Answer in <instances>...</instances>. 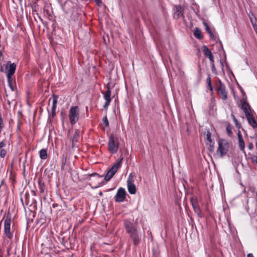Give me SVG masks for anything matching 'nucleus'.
Returning a JSON list of instances; mask_svg holds the SVG:
<instances>
[{
    "instance_id": "27",
    "label": "nucleus",
    "mask_w": 257,
    "mask_h": 257,
    "mask_svg": "<svg viewBox=\"0 0 257 257\" xmlns=\"http://www.w3.org/2000/svg\"><path fill=\"white\" fill-rule=\"evenodd\" d=\"M231 125L228 123L226 125V132H227V134L228 136H230L232 134V131H231Z\"/></svg>"
},
{
    "instance_id": "3",
    "label": "nucleus",
    "mask_w": 257,
    "mask_h": 257,
    "mask_svg": "<svg viewBox=\"0 0 257 257\" xmlns=\"http://www.w3.org/2000/svg\"><path fill=\"white\" fill-rule=\"evenodd\" d=\"M215 89L216 90L218 95L220 96L221 99L223 101L227 99V91L226 89V87L220 80L216 81Z\"/></svg>"
},
{
    "instance_id": "50",
    "label": "nucleus",
    "mask_w": 257,
    "mask_h": 257,
    "mask_svg": "<svg viewBox=\"0 0 257 257\" xmlns=\"http://www.w3.org/2000/svg\"><path fill=\"white\" fill-rule=\"evenodd\" d=\"M2 55V52L1 51H0V56H1Z\"/></svg>"
},
{
    "instance_id": "19",
    "label": "nucleus",
    "mask_w": 257,
    "mask_h": 257,
    "mask_svg": "<svg viewBox=\"0 0 257 257\" xmlns=\"http://www.w3.org/2000/svg\"><path fill=\"white\" fill-rule=\"evenodd\" d=\"M67 157L63 155L61 161V169L63 171H65L67 169V165L66 164Z\"/></svg>"
},
{
    "instance_id": "7",
    "label": "nucleus",
    "mask_w": 257,
    "mask_h": 257,
    "mask_svg": "<svg viewBox=\"0 0 257 257\" xmlns=\"http://www.w3.org/2000/svg\"><path fill=\"white\" fill-rule=\"evenodd\" d=\"M134 175L132 173L128 177L127 180V186L129 193L131 194H135L136 193V187L134 183Z\"/></svg>"
},
{
    "instance_id": "11",
    "label": "nucleus",
    "mask_w": 257,
    "mask_h": 257,
    "mask_svg": "<svg viewBox=\"0 0 257 257\" xmlns=\"http://www.w3.org/2000/svg\"><path fill=\"white\" fill-rule=\"evenodd\" d=\"M190 201L194 212L197 215L200 216L201 214V210L198 205L197 199L196 198H191Z\"/></svg>"
},
{
    "instance_id": "13",
    "label": "nucleus",
    "mask_w": 257,
    "mask_h": 257,
    "mask_svg": "<svg viewBox=\"0 0 257 257\" xmlns=\"http://www.w3.org/2000/svg\"><path fill=\"white\" fill-rule=\"evenodd\" d=\"M202 51L204 56L208 57L210 61H213V60L214 59L213 54L206 46H203L202 47Z\"/></svg>"
},
{
    "instance_id": "12",
    "label": "nucleus",
    "mask_w": 257,
    "mask_h": 257,
    "mask_svg": "<svg viewBox=\"0 0 257 257\" xmlns=\"http://www.w3.org/2000/svg\"><path fill=\"white\" fill-rule=\"evenodd\" d=\"M241 108L244 111L245 117L247 116L248 114H252L250 106L247 102L245 101L243 102L241 104Z\"/></svg>"
},
{
    "instance_id": "49",
    "label": "nucleus",
    "mask_w": 257,
    "mask_h": 257,
    "mask_svg": "<svg viewBox=\"0 0 257 257\" xmlns=\"http://www.w3.org/2000/svg\"><path fill=\"white\" fill-rule=\"evenodd\" d=\"M255 194H256V200L257 201V191H256Z\"/></svg>"
},
{
    "instance_id": "43",
    "label": "nucleus",
    "mask_w": 257,
    "mask_h": 257,
    "mask_svg": "<svg viewBox=\"0 0 257 257\" xmlns=\"http://www.w3.org/2000/svg\"><path fill=\"white\" fill-rule=\"evenodd\" d=\"M253 144L252 143L249 144L248 145V149L249 150H252L253 149Z\"/></svg>"
},
{
    "instance_id": "28",
    "label": "nucleus",
    "mask_w": 257,
    "mask_h": 257,
    "mask_svg": "<svg viewBox=\"0 0 257 257\" xmlns=\"http://www.w3.org/2000/svg\"><path fill=\"white\" fill-rule=\"evenodd\" d=\"M208 147V150L210 152H213L214 150V142L209 143Z\"/></svg>"
},
{
    "instance_id": "31",
    "label": "nucleus",
    "mask_w": 257,
    "mask_h": 257,
    "mask_svg": "<svg viewBox=\"0 0 257 257\" xmlns=\"http://www.w3.org/2000/svg\"><path fill=\"white\" fill-rule=\"evenodd\" d=\"M206 140L209 143L212 142V140L211 138V133L209 131H207L206 133Z\"/></svg>"
},
{
    "instance_id": "22",
    "label": "nucleus",
    "mask_w": 257,
    "mask_h": 257,
    "mask_svg": "<svg viewBox=\"0 0 257 257\" xmlns=\"http://www.w3.org/2000/svg\"><path fill=\"white\" fill-rule=\"evenodd\" d=\"M8 79V85L12 91L15 90V86L13 85L12 77H7Z\"/></svg>"
},
{
    "instance_id": "9",
    "label": "nucleus",
    "mask_w": 257,
    "mask_h": 257,
    "mask_svg": "<svg viewBox=\"0 0 257 257\" xmlns=\"http://www.w3.org/2000/svg\"><path fill=\"white\" fill-rule=\"evenodd\" d=\"M126 192L124 188L120 187L115 196V200L117 202H123L125 198Z\"/></svg>"
},
{
    "instance_id": "38",
    "label": "nucleus",
    "mask_w": 257,
    "mask_h": 257,
    "mask_svg": "<svg viewBox=\"0 0 257 257\" xmlns=\"http://www.w3.org/2000/svg\"><path fill=\"white\" fill-rule=\"evenodd\" d=\"M89 176L90 177H92V176H97L98 178H102L103 176H100L98 174L96 173H92L90 175H89Z\"/></svg>"
},
{
    "instance_id": "47",
    "label": "nucleus",
    "mask_w": 257,
    "mask_h": 257,
    "mask_svg": "<svg viewBox=\"0 0 257 257\" xmlns=\"http://www.w3.org/2000/svg\"><path fill=\"white\" fill-rule=\"evenodd\" d=\"M107 90H110V86L109 85V84H107Z\"/></svg>"
},
{
    "instance_id": "1",
    "label": "nucleus",
    "mask_w": 257,
    "mask_h": 257,
    "mask_svg": "<svg viewBox=\"0 0 257 257\" xmlns=\"http://www.w3.org/2000/svg\"><path fill=\"white\" fill-rule=\"evenodd\" d=\"M119 141L118 137L113 134H110L108 142V151L112 154H115L119 148Z\"/></svg>"
},
{
    "instance_id": "36",
    "label": "nucleus",
    "mask_w": 257,
    "mask_h": 257,
    "mask_svg": "<svg viewBox=\"0 0 257 257\" xmlns=\"http://www.w3.org/2000/svg\"><path fill=\"white\" fill-rule=\"evenodd\" d=\"M110 101L111 100H105V102L103 105V108L106 109L108 107V105H109Z\"/></svg>"
},
{
    "instance_id": "52",
    "label": "nucleus",
    "mask_w": 257,
    "mask_h": 257,
    "mask_svg": "<svg viewBox=\"0 0 257 257\" xmlns=\"http://www.w3.org/2000/svg\"><path fill=\"white\" fill-rule=\"evenodd\" d=\"M20 3H21L22 2V0H18Z\"/></svg>"
},
{
    "instance_id": "16",
    "label": "nucleus",
    "mask_w": 257,
    "mask_h": 257,
    "mask_svg": "<svg viewBox=\"0 0 257 257\" xmlns=\"http://www.w3.org/2000/svg\"><path fill=\"white\" fill-rule=\"evenodd\" d=\"M248 123L254 128L257 127V123L255 120V118L253 114H248L246 117Z\"/></svg>"
},
{
    "instance_id": "24",
    "label": "nucleus",
    "mask_w": 257,
    "mask_h": 257,
    "mask_svg": "<svg viewBox=\"0 0 257 257\" xmlns=\"http://www.w3.org/2000/svg\"><path fill=\"white\" fill-rule=\"evenodd\" d=\"M111 91L110 90H106L103 95V98L105 100H111Z\"/></svg>"
},
{
    "instance_id": "41",
    "label": "nucleus",
    "mask_w": 257,
    "mask_h": 257,
    "mask_svg": "<svg viewBox=\"0 0 257 257\" xmlns=\"http://www.w3.org/2000/svg\"><path fill=\"white\" fill-rule=\"evenodd\" d=\"M207 87L208 88V89H209L210 91H212V90H213V87H212V84H208V85H207Z\"/></svg>"
},
{
    "instance_id": "29",
    "label": "nucleus",
    "mask_w": 257,
    "mask_h": 257,
    "mask_svg": "<svg viewBox=\"0 0 257 257\" xmlns=\"http://www.w3.org/2000/svg\"><path fill=\"white\" fill-rule=\"evenodd\" d=\"M231 117L235 124V125L238 128H239L240 126V124L239 123L238 120H237V119L235 118V116L233 114H231Z\"/></svg>"
},
{
    "instance_id": "10",
    "label": "nucleus",
    "mask_w": 257,
    "mask_h": 257,
    "mask_svg": "<svg viewBox=\"0 0 257 257\" xmlns=\"http://www.w3.org/2000/svg\"><path fill=\"white\" fill-rule=\"evenodd\" d=\"M175 12L174 13V18L176 19H179L181 16L183 17L184 9L180 5L175 6Z\"/></svg>"
},
{
    "instance_id": "6",
    "label": "nucleus",
    "mask_w": 257,
    "mask_h": 257,
    "mask_svg": "<svg viewBox=\"0 0 257 257\" xmlns=\"http://www.w3.org/2000/svg\"><path fill=\"white\" fill-rule=\"evenodd\" d=\"M122 160L123 158H121L111 168L109 169L104 177L105 181H109L112 178V177L117 172L118 168L120 167Z\"/></svg>"
},
{
    "instance_id": "5",
    "label": "nucleus",
    "mask_w": 257,
    "mask_h": 257,
    "mask_svg": "<svg viewBox=\"0 0 257 257\" xmlns=\"http://www.w3.org/2000/svg\"><path fill=\"white\" fill-rule=\"evenodd\" d=\"M11 215L8 213L4 221V234L9 239L12 240L13 238V233L11 231Z\"/></svg>"
},
{
    "instance_id": "14",
    "label": "nucleus",
    "mask_w": 257,
    "mask_h": 257,
    "mask_svg": "<svg viewBox=\"0 0 257 257\" xmlns=\"http://www.w3.org/2000/svg\"><path fill=\"white\" fill-rule=\"evenodd\" d=\"M237 137L238 139V145L239 149L241 151L244 152L245 145L243 137L240 131H238L237 133Z\"/></svg>"
},
{
    "instance_id": "44",
    "label": "nucleus",
    "mask_w": 257,
    "mask_h": 257,
    "mask_svg": "<svg viewBox=\"0 0 257 257\" xmlns=\"http://www.w3.org/2000/svg\"><path fill=\"white\" fill-rule=\"evenodd\" d=\"M247 257H254V256H253L252 253H249L247 254Z\"/></svg>"
},
{
    "instance_id": "25",
    "label": "nucleus",
    "mask_w": 257,
    "mask_h": 257,
    "mask_svg": "<svg viewBox=\"0 0 257 257\" xmlns=\"http://www.w3.org/2000/svg\"><path fill=\"white\" fill-rule=\"evenodd\" d=\"M205 30L209 35L210 38L215 40V36L212 32L211 31V30H210L209 27H206V29H205Z\"/></svg>"
},
{
    "instance_id": "30",
    "label": "nucleus",
    "mask_w": 257,
    "mask_h": 257,
    "mask_svg": "<svg viewBox=\"0 0 257 257\" xmlns=\"http://www.w3.org/2000/svg\"><path fill=\"white\" fill-rule=\"evenodd\" d=\"M56 108H51V113L49 114V117H51L52 118H54L56 116Z\"/></svg>"
},
{
    "instance_id": "20",
    "label": "nucleus",
    "mask_w": 257,
    "mask_h": 257,
    "mask_svg": "<svg viewBox=\"0 0 257 257\" xmlns=\"http://www.w3.org/2000/svg\"><path fill=\"white\" fill-rule=\"evenodd\" d=\"M40 157L42 160H45L48 157L47 151L46 149H42L39 152Z\"/></svg>"
},
{
    "instance_id": "46",
    "label": "nucleus",
    "mask_w": 257,
    "mask_h": 257,
    "mask_svg": "<svg viewBox=\"0 0 257 257\" xmlns=\"http://www.w3.org/2000/svg\"><path fill=\"white\" fill-rule=\"evenodd\" d=\"M0 71L2 72H4V69L3 66H1V67L0 68Z\"/></svg>"
},
{
    "instance_id": "23",
    "label": "nucleus",
    "mask_w": 257,
    "mask_h": 257,
    "mask_svg": "<svg viewBox=\"0 0 257 257\" xmlns=\"http://www.w3.org/2000/svg\"><path fill=\"white\" fill-rule=\"evenodd\" d=\"M52 98H53V102H52V108H56L58 99V96L57 95L53 94Z\"/></svg>"
},
{
    "instance_id": "2",
    "label": "nucleus",
    "mask_w": 257,
    "mask_h": 257,
    "mask_svg": "<svg viewBox=\"0 0 257 257\" xmlns=\"http://www.w3.org/2000/svg\"><path fill=\"white\" fill-rule=\"evenodd\" d=\"M218 146L216 150V155L220 158L226 155L228 151L229 144L227 141L223 139H219L218 141Z\"/></svg>"
},
{
    "instance_id": "26",
    "label": "nucleus",
    "mask_w": 257,
    "mask_h": 257,
    "mask_svg": "<svg viewBox=\"0 0 257 257\" xmlns=\"http://www.w3.org/2000/svg\"><path fill=\"white\" fill-rule=\"evenodd\" d=\"M102 123L104 126V127H106L109 125V121L108 120L107 117L106 116L103 117L102 119Z\"/></svg>"
},
{
    "instance_id": "39",
    "label": "nucleus",
    "mask_w": 257,
    "mask_h": 257,
    "mask_svg": "<svg viewBox=\"0 0 257 257\" xmlns=\"http://www.w3.org/2000/svg\"><path fill=\"white\" fill-rule=\"evenodd\" d=\"M138 231L136 228H134L133 230H132L131 232H128V233L131 235L132 234L135 233L136 232Z\"/></svg>"
},
{
    "instance_id": "40",
    "label": "nucleus",
    "mask_w": 257,
    "mask_h": 257,
    "mask_svg": "<svg viewBox=\"0 0 257 257\" xmlns=\"http://www.w3.org/2000/svg\"><path fill=\"white\" fill-rule=\"evenodd\" d=\"M206 82L207 83V85L209 84H211V78L210 77H208L207 79H206Z\"/></svg>"
},
{
    "instance_id": "35",
    "label": "nucleus",
    "mask_w": 257,
    "mask_h": 257,
    "mask_svg": "<svg viewBox=\"0 0 257 257\" xmlns=\"http://www.w3.org/2000/svg\"><path fill=\"white\" fill-rule=\"evenodd\" d=\"M6 154V151L5 149H2L0 152V156L2 158H4Z\"/></svg>"
},
{
    "instance_id": "42",
    "label": "nucleus",
    "mask_w": 257,
    "mask_h": 257,
    "mask_svg": "<svg viewBox=\"0 0 257 257\" xmlns=\"http://www.w3.org/2000/svg\"><path fill=\"white\" fill-rule=\"evenodd\" d=\"M5 144L3 141L0 142V149H2L4 147H5Z\"/></svg>"
},
{
    "instance_id": "18",
    "label": "nucleus",
    "mask_w": 257,
    "mask_h": 257,
    "mask_svg": "<svg viewBox=\"0 0 257 257\" xmlns=\"http://www.w3.org/2000/svg\"><path fill=\"white\" fill-rule=\"evenodd\" d=\"M130 236L131 238L133 239L134 245H137L140 242L141 238L138 234V231L132 234Z\"/></svg>"
},
{
    "instance_id": "37",
    "label": "nucleus",
    "mask_w": 257,
    "mask_h": 257,
    "mask_svg": "<svg viewBox=\"0 0 257 257\" xmlns=\"http://www.w3.org/2000/svg\"><path fill=\"white\" fill-rule=\"evenodd\" d=\"M94 2L98 7H101L103 5L101 0H94Z\"/></svg>"
},
{
    "instance_id": "21",
    "label": "nucleus",
    "mask_w": 257,
    "mask_h": 257,
    "mask_svg": "<svg viewBox=\"0 0 257 257\" xmlns=\"http://www.w3.org/2000/svg\"><path fill=\"white\" fill-rule=\"evenodd\" d=\"M194 36L196 38H197L199 40H201L203 38V36L202 35L201 31L198 28H195V31L194 32Z\"/></svg>"
},
{
    "instance_id": "53",
    "label": "nucleus",
    "mask_w": 257,
    "mask_h": 257,
    "mask_svg": "<svg viewBox=\"0 0 257 257\" xmlns=\"http://www.w3.org/2000/svg\"><path fill=\"white\" fill-rule=\"evenodd\" d=\"M253 28H254V30L255 31V30H256V29H255L254 26H253ZM256 30H257V29H256Z\"/></svg>"
},
{
    "instance_id": "34",
    "label": "nucleus",
    "mask_w": 257,
    "mask_h": 257,
    "mask_svg": "<svg viewBox=\"0 0 257 257\" xmlns=\"http://www.w3.org/2000/svg\"><path fill=\"white\" fill-rule=\"evenodd\" d=\"M210 65H211L212 71L213 72H214L216 70V69L215 68L214 59L213 60V61H210Z\"/></svg>"
},
{
    "instance_id": "8",
    "label": "nucleus",
    "mask_w": 257,
    "mask_h": 257,
    "mask_svg": "<svg viewBox=\"0 0 257 257\" xmlns=\"http://www.w3.org/2000/svg\"><path fill=\"white\" fill-rule=\"evenodd\" d=\"M17 65L15 63H12L11 61H8L6 66L5 72L7 74V77H12L15 73Z\"/></svg>"
},
{
    "instance_id": "45",
    "label": "nucleus",
    "mask_w": 257,
    "mask_h": 257,
    "mask_svg": "<svg viewBox=\"0 0 257 257\" xmlns=\"http://www.w3.org/2000/svg\"><path fill=\"white\" fill-rule=\"evenodd\" d=\"M203 25L205 26V29H206V27H209L208 24L205 22H203Z\"/></svg>"
},
{
    "instance_id": "15",
    "label": "nucleus",
    "mask_w": 257,
    "mask_h": 257,
    "mask_svg": "<svg viewBox=\"0 0 257 257\" xmlns=\"http://www.w3.org/2000/svg\"><path fill=\"white\" fill-rule=\"evenodd\" d=\"M124 225L127 233L136 228L134 224L128 220H124Z\"/></svg>"
},
{
    "instance_id": "17",
    "label": "nucleus",
    "mask_w": 257,
    "mask_h": 257,
    "mask_svg": "<svg viewBox=\"0 0 257 257\" xmlns=\"http://www.w3.org/2000/svg\"><path fill=\"white\" fill-rule=\"evenodd\" d=\"M80 131L77 130H76L72 137V147H74L76 145V143L78 142V140L79 139L80 134Z\"/></svg>"
},
{
    "instance_id": "4",
    "label": "nucleus",
    "mask_w": 257,
    "mask_h": 257,
    "mask_svg": "<svg viewBox=\"0 0 257 257\" xmlns=\"http://www.w3.org/2000/svg\"><path fill=\"white\" fill-rule=\"evenodd\" d=\"M69 118L72 124H75L79 118V108L77 106H73L70 107L69 112Z\"/></svg>"
},
{
    "instance_id": "33",
    "label": "nucleus",
    "mask_w": 257,
    "mask_h": 257,
    "mask_svg": "<svg viewBox=\"0 0 257 257\" xmlns=\"http://www.w3.org/2000/svg\"><path fill=\"white\" fill-rule=\"evenodd\" d=\"M252 163L254 164H257V155L253 156L250 158Z\"/></svg>"
},
{
    "instance_id": "51",
    "label": "nucleus",
    "mask_w": 257,
    "mask_h": 257,
    "mask_svg": "<svg viewBox=\"0 0 257 257\" xmlns=\"http://www.w3.org/2000/svg\"><path fill=\"white\" fill-rule=\"evenodd\" d=\"M255 146H256V150H257V142L255 143Z\"/></svg>"
},
{
    "instance_id": "48",
    "label": "nucleus",
    "mask_w": 257,
    "mask_h": 257,
    "mask_svg": "<svg viewBox=\"0 0 257 257\" xmlns=\"http://www.w3.org/2000/svg\"><path fill=\"white\" fill-rule=\"evenodd\" d=\"M57 206H58V204H53V207L54 208H55V207H57Z\"/></svg>"
},
{
    "instance_id": "32",
    "label": "nucleus",
    "mask_w": 257,
    "mask_h": 257,
    "mask_svg": "<svg viewBox=\"0 0 257 257\" xmlns=\"http://www.w3.org/2000/svg\"><path fill=\"white\" fill-rule=\"evenodd\" d=\"M39 190L41 193H44L45 190V185L44 184H39Z\"/></svg>"
}]
</instances>
